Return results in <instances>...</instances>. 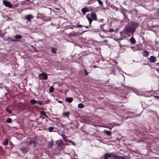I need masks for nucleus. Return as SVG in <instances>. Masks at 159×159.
Instances as JSON below:
<instances>
[{
	"instance_id": "obj_1",
	"label": "nucleus",
	"mask_w": 159,
	"mask_h": 159,
	"mask_svg": "<svg viewBox=\"0 0 159 159\" xmlns=\"http://www.w3.org/2000/svg\"><path fill=\"white\" fill-rule=\"evenodd\" d=\"M139 25L138 22L133 21L130 22L129 24L125 26L122 31L120 32V35L122 37L125 38L126 36L130 37L132 35L133 36Z\"/></svg>"
},
{
	"instance_id": "obj_2",
	"label": "nucleus",
	"mask_w": 159,
	"mask_h": 159,
	"mask_svg": "<svg viewBox=\"0 0 159 159\" xmlns=\"http://www.w3.org/2000/svg\"><path fill=\"white\" fill-rule=\"evenodd\" d=\"M39 78L41 80H46L48 79V76L45 73L43 72L39 74Z\"/></svg>"
},
{
	"instance_id": "obj_3",
	"label": "nucleus",
	"mask_w": 159,
	"mask_h": 159,
	"mask_svg": "<svg viewBox=\"0 0 159 159\" xmlns=\"http://www.w3.org/2000/svg\"><path fill=\"white\" fill-rule=\"evenodd\" d=\"M3 4L6 7L9 8H12V6L11 2L7 0H3Z\"/></svg>"
},
{
	"instance_id": "obj_4",
	"label": "nucleus",
	"mask_w": 159,
	"mask_h": 159,
	"mask_svg": "<svg viewBox=\"0 0 159 159\" xmlns=\"http://www.w3.org/2000/svg\"><path fill=\"white\" fill-rule=\"evenodd\" d=\"M29 149V148L27 147H22L20 148V150L21 152L24 153L25 154L27 153L28 150Z\"/></svg>"
},
{
	"instance_id": "obj_5",
	"label": "nucleus",
	"mask_w": 159,
	"mask_h": 159,
	"mask_svg": "<svg viewBox=\"0 0 159 159\" xmlns=\"http://www.w3.org/2000/svg\"><path fill=\"white\" fill-rule=\"evenodd\" d=\"M80 35V33L78 32L75 31H72L71 33H69L68 36L69 37L77 36Z\"/></svg>"
},
{
	"instance_id": "obj_6",
	"label": "nucleus",
	"mask_w": 159,
	"mask_h": 159,
	"mask_svg": "<svg viewBox=\"0 0 159 159\" xmlns=\"http://www.w3.org/2000/svg\"><path fill=\"white\" fill-rule=\"evenodd\" d=\"M24 18L25 19L28 20L30 22L31 21V19H33L34 17L32 15L29 14L25 16Z\"/></svg>"
},
{
	"instance_id": "obj_7",
	"label": "nucleus",
	"mask_w": 159,
	"mask_h": 159,
	"mask_svg": "<svg viewBox=\"0 0 159 159\" xmlns=\"http://www.w3.org/2000/svg\"><path fill=\"white\" fill-rule=\"evenodd\" d=\"M90 16L92 19L95 20L97 21L98 20L97 15L95 12H92L91 13Z\"/></svg>"
},
{
	"instance_id": "obj_8",
	"label": "nucleus",
	"mask_w": 159,
	"mask_h": 159,
	"mask_svg": "<svg viewBox=\"0 0 159 159\" xmlns=\"http://www.w3.org/2000/svg\"><path fill=\"white\" fill-rule=\"evenodd\" d=\"M111 157L112 159H124L123 157L119 156H117L112 153Z\"/></svg>"
},
{
	"instance_id": "obj_9",
	"label": "nucleus",
	"mask_w": 159,
	"mask_h": 159,
	"mask_svg": "<svg viewBox=\"0 0 159 159\" xmlns=\"http://www.w3.org/2000/svg\"><path fill=\"white\" fill-rule=\"evenodd\" d=\"M56 144L59 147H62L63 145V142L62 140H57L56 142Z\"/></svg>"
},
{
	"instance_id": "obj_10",
	"label": "nucleus",
	"mask_w": 159,
	"mask_h": 159,
	"mask_svg": "<svg viewBox=\"0 0 159 159\" xmlns=\"http://www.w3.org/2000/svg\"><path fill=\"white\" fill-rule=\"evenodd\" d=\"M81 11L84 15H85L86 12L89 11V8L85 7L82 9Z\"/></svg>"
},
{
	"instance_id": "obj_11",
	"label": "nucleus",
	"mask_w": 159,
	"mask_h": 159,
	"mask_svg": "<svg viewBox=\"0 0 159 159\" xmlns=\"http://www.w3.org/2000/svg\"><path fill=\"white\" fill-rule=\"evenodd\" d=\"M89 14H87L86 16V17L89 21V24L90 26H91V24L93 20L92 19V18H90L89 16Z\"/></svg>"
},
{
	"instance_id": "obj_12",
	"label": "nucleus",
	"mask_w": 159,
	"mask_h": 159,
	"mask_svg": "<svg viewBox=\"0 0 159 159\" xmlns=\"http://www.w3.org/2000/svg\"><path fill=\"white\" fill-rule=\"evenodd\" d=\"M36 141L34 139H32L31 140L29 143V144L30 145L33 144L34 147L36 146Z\"/></svg>"
},
{
	"instance_id": "obj_13",
	"label": "nucleus",
	"mask_w": 159,
	"mask_h": 159,
	"mask_svg": "<svg viewBox=\"0 0 159 159\" xmlns=\"http://www.w3.org/2000/svg\"><path fill=\"white\" fill-rule=\"evenodd\" d=\"M149 60L152 63H154L156 61V57L153 56H151L150 57Z\"/></svg>"
},
{
	"instance_id": "obj_14",
	"label": "nucleus",
	"mask_w": 159,
	"mask_h": 159,
	"mask_svg": "<svg viewBox=\"0 0 159 159\" xmlns=\"http://www.w3.org/2000/svg\"><path fill=\"white\" fill-rule=\"evenodd\" d=\"M112 153H106L104 154V157L108 158H110L111 157Z\"/></svg>"
},
{
	"instance_id": "obj_15",
	"label": "nucleus",
	"mask_w": 159,
	"mask_h": 159,
	"mask_svg": "<svg viewBox=\"0 0 159 159\" xmlns=\"http://www.w3.org/2000/svg\"><path fill=\"white\" fill-rule=\"evenodd\" d=\"M142 54L143 55V56L145 57H147L148 56L149 53L147 51L144 50L143 52H142Z\"/></svg>"
},
{
	"instance_id": "obj_16",
	"label": "nucleus",
	"mask_w": 159,
	"mask_h": 159,
	"mask_svg": "<svg viewBox=\"0 0 159 159\" xmlns=\"http://www.w3.org/2000/svg\"><path fill=\"white\" fill-rule=\"evenodd\" d=\"M73 100V98H72L68 97L66 99V101L69 103L71 102Z\"/></svg>"
},
{
	"instance_id": "obj_17",
	"label": "nucleus",
	"mask_w": 159,
	"mask_h": 159,
	"mask_svg": "<svg viewBox=\"0 0 159 159\" xmlns=\"http://www.w3.org/2000/svg\"><path fill=\"white\" fill-rule=\"evenodd\" d=\"M96 1H97V0H89L86 3V4L88 5L92 4L93 3L95 2Z\"/></svg>"
},
{
	"instance_id": "obj_18",
	"label": "nucleus",
	"mask_w": 159,
	"mask_h": 159,
	"mask_svg": "<svg viewBox=\"0 0 159 159\" xmlns=\"http://www.w3.org/2000/svg\"><path fill=\"white\" fill-rule=\"evenodd\" d=\"M104 132L108 136H110L111 134V133L110 131L105 130H104Z\"/></svg>"
},
{
	"instance_id": "obj_19",
	"label": "nucleus",
	"mask_w": 159,
	"mask_h": 159,
	"mask_svg": "<svg viewBox=\"0 0 159 159\" xmlns=\"http://www.w3.org/2000/svg\"><path fill=\"white\" fill-rule=\"evenodd\" d=\"M130 43L133 44H134L136 43V40L133 37H132L130 38Z\"/></svg>"
},
{
	"instance_id": "obj_20",
	"label": "nucleus",
	"mask_w": 159,
	"mask_h": 159,
	"mask_svg": "<svg viewBox=\"0 0 159 159\" xmlns=\"http://www.w3.org/2000/svg\"><path fill=\"white\" fill-rule=\"evenodd\" d=\"M69 114L70 112L69 111H67L66 112H63V113L62 115L64 116L68 117Z\"/></svg>"
},
{
	"instance_id": "obj_21",
	"label": "nucleus",
	"mask_w": 159,
	"mask_h": 159,
	"mask_svg": "<svg viewBox=\"0 0 159 159\" xmlns=\"http://www.w3.org/2000/svg\"><path fill=\"white\" fill-rule=\"evenodd\" d=\"M57 48L54 47H51V52L52 53H56L57 52Z\"/></svg>"
},
{
	"instance_id": "obj_22",
	"label": "nucleus",
	"mask_w": 159,
	"mask_h": 159,
	"mask_svg": "<svg viewBox=\"0 0 159 159\" xmlns=\"http://www.w3.org/2000/svg\"><path fill=\"white\" fill-rule=\"evenodd\" d=\"M53 141H50L49 143H48V147L49 148H51L53 146Z\"/></svg>"
},
{
	"instance_id": "obj_23",
	"label": "nucleus",
	"mask_w": 159,
	"mask_h": 159,
	"mask_svg": "<svg viewBox=\"0 0 159 159\" xmlns=\"http://www.w3.org/2000/svg\"><path fill=\"white\" fill-rule=\"evenodd\" d=\"M44 20L45 21H50L51 19L50 18H46L45 17H42V19Z\"/></svg>"
},
{
	"instance_id": "obj_24",
	"label": "nucleus",
	"mask_w": 159,
	"mask_h": 159,
	"mask_svg": "<svg viewBox=\"0 0 159 159\" xmlns=\"http://www.w3.org/2000/svg\"><path fill=\"white\" fill-rule=\"evenodd\" d=\"M30 103L33 105H34L37 103V101L35 99H33L30 101Z\"/></svg>"
},
{
	"instance_id": "obj_25",
	"label": "nucleus",
	"mask_w": 159,
	"mask_h": 159,
	"mask_svg": "<svg viewBox=\"0 0 159 159\" xmlns=\"http://www.w3.org/2000/svg\"><path fill=\"white\" fill-rule=\"evenodd\" d=\"M14 38L17 39H20L22 38V36L20 35H16L14 37Z\"/></svg>"
},
{
	"instance_id": "obj_26",
	"label": "nucleus",
	"mask_w": 159,
	"mask_h": 159,
	"mask_svg": "<svg viewBox=\"0 0 159 159\" xmlns=\"http://www.w3.org/2000/svg\"><path fill=\"white\" fill-rule=\"evenodd\" d=\"M6 110L9 114H11L12 113V110L8 108V107L6 108Z\"/></svg>"
},
{
	"instance_id": "obj_27",
	"label": "nucleus",
	"mask_w": 159,
	"mask_h": 159,
	"mask_svg": "<svg viewBox=\"0 0 159 159\" xmlns=\"http://www.w3.org/2000/svg\"><path fill=\"white\" fill-rule=\"evenodd\" d=\"M8 144V140L7 139H6L3 142V144L5 146H7Z\"/></svg>"
},
{
	"instance_id": "obj_28",
	"label": "nucleus",
	"mask_w": 159,
	"mask_h": 159,
	"mask_svg": "<svg viewBox=\"0 0 159 159\" xmlns=\"http://www.w3.org/2000/svg\"><path fill=\"white\" fill-rule=\"evenodd\" d=\"M54 90V88L52 86H51L49 88V92L50 93H52Z\"/></svg>"
},
{
	"instance_id": "obj_29",
	"label": "nucleus",
	"mask_w": 159,
	"mask_h": 159,
	"mask_svg": "<svg viewBox=\"0 0 159 159\" xmlns=\"http://www.w3.org/2000/svg\"><path fill=\"white\" fill-rule=\"evenodd\" d=\"M78 107L80 108H82L84 107V105L82 103H80L78 104Z\"/></svg>"
},
{
	"instance_id": "obj_30",
	"label": "nucleus",
	"mask_w": 159,
	"mask_h": 159,
	"mask_svg": "<svg viewBox=\"0 0 159 159\" xmlns=\"http://www.w3.org/2000/svg\"><path fill=\"white\" fill-rule=\"evenodd\" d=\"M37 103L38 104L40 105H42L43 104V101L40 100H38L37 101Z\"/></svg>"
},
{
	"instance_id": "obj_31",
	"label": "nucleus",
	"mask_w": 159,
	"mask_h": 159,
	"mask_svg": "<svg viewBox=\"0 0 159 159\" xmlns=\"http://www.w3.org/2000/svg\"><path fill=\"white\" fill-rule=\"evenodd\" d=\"M12 121V120L11 118H8L7 120V123H11Z\"/></svg>"
},
{
	"instance_id": "obj_32",
	"label": "nucleus",
	"mask_w": 159,
	"mask_h": 159,
	"mask_svg": "<svg viewBox=\"0 0 159 159\" xmlns=\"http://www.w3.org/2000/svg\"><path fill=\"white\" fill-rule=\"evenodd\" d=\"M4 36L3 32L0 29V37H3Z\"/></svg>"
},
{
	"instance_id": "obj_33",
	"label": "nucleus",
	"mask_w": 159,
	"mask_h": 159,
	"mask_svg": "<svg viewBox=\"0 0 159 159\" xmlns=\"http://www.w3.org/2000/svg\"><path fill=\"white\" fill-rule=\"evenodd\" d=\"M54 129V127L51 126L48 128V130L50 132H51L52 131V130Z\"/></svg>"
},
{
	"instance_id": "obj_34",
	"label": "nucleus",
	"mask_w": 159,
	"mask_h": 159,
	"mask_svg": "<svg viewBox=\"0 0 159 159\" xmlns=\"http://www.w3.org/2000/svg\"><path fill=\"white\" fill-rule=\"evenodd\" d=\"M98 2V3H99V4H100V5H102V6L103 5V2H102L100 0H97Z\"/></svg>"
},
{
	"instance_id": "obj_35",
	"label": "nucleus",
	"mask_w": 159,
	"mask_h": 159,
	"mask_svg": "<svg viewBox=\"0 0 159 159\" xmlns=\"http://www.w3.org/2000/svg\"><path fill=\"white\" fill-rule=\"evenodd\" d=\"M41 114L43 116H47V115H46L45 112L44 111H42L41 112Z\"/></svg>"
},
{
	"instance_id": "obj_36",
	"label": "nucleus",
	"mask_w": 159,
	"mask_h": 159,
	"mask_svg": "<svg viewBox=\"0 0 159 159\" xmlns=\"http://www.w3.org/2000/svg\"><path fill=\"white\" fill-rule=\"evenodd\" d=\"M83 26H84V25H77L76 26V28H79V27L82 28V27Z\"/></svg>"
},
{
	"instance_id": "obj_37",
	"label": "nucleus",
	"mask_w": 159,
	"mask_h": 159,
	"mask_svg": "<svg viewBox=\"0 0 159 159\" xmlns=\"http://www.w3.org/2000/svg\"><path fill=\"white\" fill-rule=\"evenodd\" d=\"M114 29H109V30H108V31L109 32H112L113 31H114Z\"/></svg>"
},
{
	"instance_id": "obj_38",
	"label": "nucleus",
	"mask_w": 159,
	"mask_h": 159,
	"mask_svg": "<svg viewBox=\"0 0 159 159\" xmlns=\"http://www.w3.org/2000/svg\"><path fill=\"white\" fill-rule=\"evenodd\" d=\"M84 71L85 73V75H88V73L87 72V70L85 69H84Z\"/></svg>"
},
{
	"instance_id": "obj_39",
	"label": "nucleus",
	"mask_w": 159,
	"mask_h": 159,
	"mask_svg": "<svg viewBox=\"0 0 159 159\" xmlns=\"http://www.w3.org/2000/svg\"><path fill=\"white\" fill-rule=\"evenodd\" d=\"M8 39H10L11 41H13V42H15V41H16V40H14L13 39H11V38H10V37H8Z\"/></svg>"
},
{
	"instance_id": "obj_40",
	"label": "nucleus",
	"mask_w": 159,
	"mask_h": 159,
	"mask_svg": "<svg viewBox=\"0 0 159 159\" xmlns=\"http://www.w3.org/2000/svg\"><path fill=\"white\" fill-rule=\"evenodd\" d=\"M124 18H126L127 17V16L126 14H124V13H123Z\"/></svg>"
},
{
	"instance_id": "obj_41",
	"label": "nucleus",
	"mask_w": 159,
	"mask_h": 159,
	"mask_svg": "<svg viewBox=\"0 0 159 159\" xmlns=\"http://www.w3.org/2000/svg\"><path fill=\"white\" fill-rule=\"evenodd\" d=\"M39 18H40L41 19H42V17H39L38 16H37V19H38Z\"/></svg>"
},
{
	"instance_id": "obj_42",
	"label": "nucleus",
	"mask_w": 159,
	"mask_h": 159,
	"mask_svg": "<svg viewBox=\"0 0 159 159\" xmlns=\"http://www.w3.org/2000/svg\"><path fill=\"white\" fill-rule=\"evenodd\" d=\"M84 27H85L86 28H87V29H88V28H89V26H84Z\"/></svg>"
},
{
	"instance_id": "obj_43",
	"label": "nucleus",
	"mask_w": 159,
	"mask_h": 159,
	"mask_svg": "<svg viewBox=\"0 0 159 159\" xmlns=\"http://www.w3.org/2000/svg\"><path fill=\"white\" fill-rule=\"evenodd\" d=\"M103 159H108L106 157H104V158Z\"/></svg>"
},
{
	"instance_id": "obj_44",
	"label": "nucleus",
	"mask_w": 159,
	"mask_h": 159,
	"mask_svg": "<svg viewBox=\"0 0 159 159\" xmlns=\"http://www.w3.org/2000/svg\"><path fill=\"white\" fill-rule=\"evenodd\" d=\"M94 66V67L95 68H96V67H97L96 66Z\"/></svg>"
},
{
	"instance_id": "obj_45",
	"label": "nucleus",
	"mask_w": 159,
	"mask_h": 159,
	"mask_svg": "<svg viewBox=\"0 0 159 159\" xmlns=\"http://www.w3.org/2000/svg\"><path fill=\"white\" fill-rule=\"evenodd\" d=\"M156 97H157V98H158L159 97L158 96H155Z\"/></svg>"
},
{
	"instance_id": "obj_46",
	"label": "nucleus",
	"mask_w": 159,
	"mask_h": 159,
	"mask_svg": "<svg viewBox=\"0 0 159 159\" xmlns=\"http://www.w3.org/2000/svg\"><path fill=\"white\" fill-rule=\"evenodd\" d=\"M77 159V158H73V159Z\"/></svg>"
},
{
	"instance_id": "obj_47",
	"label": "nucleus",
	"mask_w": 159,
	"mask_h": 159,
	"mask_svg": "<svg viewBox=\"0 0 159 159\" xmlns=\"http://www.w3.org/2000/svg\"><path fill=\"white\" fill-rule=\"evenodd\" d=\"M57 10H59V9L58 8H56V9Z\"/></svg>"
},
{
	"instance_id": "obj_48",
	"label": "nucleus",
	"mask_w": 159,
	"mask_h": 159,
	"mask_svg": "<svg viewBox=\"0 0 159 159\" xmlns=\"http://www.w3.org/2000/svg\"><path fill=\"white\" fill-rule=\"evenodd\" d=\"M58 102H59V103H60V101H59Z\"/></svg>"
},
{
	"instance_id": "obj_49",
	"label": "nucleus",
	"mask_w": 159,
	"mask_h": 159,
	"mask_svg": "<svg viewBox=\"0 0 159 159\" xmlns=\"http://www.w3.org/2000/svg\"><path fill=\"white\" fill-rule=\"evenodd\" d=\"M115 62L116 63V64H117V62L116 61H115Z\"/></svg>"
},
{
	"instance_id": "obj_50",
	"label": "nucleus",
	"mask_w": 159,
	"mask_h": 159,
	"mask_svg": "<svg viewBox=\"0 0 159 159\" xmlns=\"http://www.w3.org/2000/svg\"><path fill=\"white\" fill-rule=\"evenodd\" d=\"M79 22L78 23V24L79 23Z\"/></svg>"
}]
</instances>
